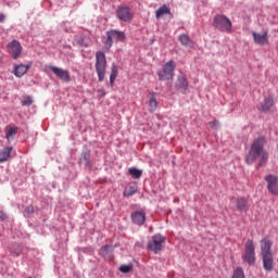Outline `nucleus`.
Here are the masks:
<instances>
[{
	"mask_svg": "<svg viewBox=\"0 0 278 278\" xmlns=\"http://www.w3.org/2000/svg\"><path fill=\"white\" fill-rule=\"evenodd\" d=\"M131 218H132V223H135V225L142 226V225H144V222L147 220V214H144V212H142V211H137L131 214Z\"/></svg>",
	"mask_w": 278,
	"mask_h": 278,
	"instance_id": "obj_14",
	"label": "nucleus"
},
{
	"mask_svg": "<svg viewBox=\"0 0 278 278\" xmlns=\"http://www.w3.org/2000/svg\"><path fill=\"white\" fill-rule=\"evenodd\" d=\"M10 153H12V147H5L4 149L0 150V164L8 162L10 159Z\"/></svg>",
	"mask_w": 278,
	"mask_h": 278,
	"instance_id": "obj_17",
	"label": "nucleus"
},
{
	"mask_svg": "<svg viewBox=\"0 0 278 278\" xmlns=\"http://www.w3.org/2000/svg\"><path fill=\"white\" fill-rule=\"evenodd\" d=\"M116 16L118 21H123L124 23H131V21H134V13H131V9L129 7H118L116 10Z\"/></svg>",
	"mask_w": 278,
	"mask_h": 278,
	"instance_id": "obj_8",
	"label": "nucleus"
},
{
	"mask_svg": "<svg viewBox=\"0 0 278 278\" xmlns=\"http://www.w3.org/2000/svg\"><path fill=\"white\" fill-rule=\"evenodd\" d=\"M7 49L12 55L13 60H18L21 56V53H23V47L21 46V42L16 39L12 40L8 46Z\"/></svg>",
	"mask_w": 278,
	"mask_h": 278,
	"instance_id": "obj_11",
	"label": "nucleus"
},
{
	"mask_svg": "<svg viewBox=\"0 0 278 278\" xmlns=\"http://www.w3.org/2000/svg\"><path fill=\"white\" fill-rule=\"evenodd\" d=\"M265 181H267L268 192L277 197L278 195V177L276 175L268 174L267 176H265Z\"/></svg>",
	"mask_w": 278,
	"mask_h": 278,
	"instance_id": "obj_12",
	"label": "nucleus"
},
{
	"mask_svg": "<svg viewBox=\"0 0 278 278\" xmlns=\"http://www.w3.org/2000/svg\"><path fill=\"white\" fill-rule=\"evenodd\" d=\"M34 206L29 205L25 208V216H30V214H34Z\"/></svg>",
	"mask_w": 278,
	"mask_h": 278,
	"instance_id": "obj_32",
	"label": "nucleus"
},
{
	"mask_svg": "<svg viewBox=\"0 0 278 278\" xmlns=\"http://www.w3.org/2000/svg\"><path fill=\"white\" fill-rule=\"evenodd\" d=\"M273 105H275V98L273 96L265 98L261 103V112H270Z\"/></svg>",
	"mask_w": 278,
	"mask_h": 278,
	"instance_id": "obj_16",
	"label": "nucleus"
},
{
	"mask_svg": "<svg viewBox=\"0 0 278 278\" xmlns=\"http://www.w3.org/2000/svg\"><path fill=\"white\" fill-rule=\"evenodd\" d=\"M119 270H121V273H125V274L131 273V266H129V265H122L119 267Z\"/></svg>",
	"mask_w": 278,
	"mask_h": 278,
	"instance_id": "obj_31",
	"label": "nucleus"
},
{
	"mask_svg": "<svg viewBox=\"0 0 278 278\" xmlns=\"http://www.w3.org/2000/svg\"><path fill=\"white\" fill-rule=\"evenodd\" d=\"M10 252L12 255H14L15 257H18V255H21V253H23V245L15 243L11 247Z\"/></svg>",
	"mask_w": 278,
	"mask_h": 278,
	"instance_id": "obj_19",
	"label": "nucleus"
},
{
	"mask_svg": "<svg viewBox=\"0 0 278 278\" xmlns=\"http://www.w3.org/2000/svg\"><path fill=\"white\" fill-rule=\"evenodd\" d=\"M178 40L181 45H184V47H190V45H192V40L186 34L180 35Z\"/></svg>",
	"mask_w": 278,
	"mask_h": 278,
	"instance_id": "obj_24",
	"label": "nucleus"
},
{
	"mask_svg": "<svg viewBox=\"0 0 278 278\" xmlns=\"http://www.w3.org/2000/svg\"><path fill=\"white\" fill-rule=\"evenodd\" d=\"M17 132H18V127L16 126L7 128V135H5L7 140H12V138H14V136H16Z\"/></svg>",
	"mask_w": 278,
	"mask_h": 278,
	"instance_id": "obj_22",
	"label": "nucleus"
},
{
	"mask_svg": "<svg viewBox=\"0 0 278 278\" xmlns=\"http://www.w3.org/2000/svg\"><path fill=\"white\" fill-rule=\"evenodd\" d=\"M5 21V15L3 13H0V23H3Z\"/></svg>",
	"mask_w": 278,
	"mask_h": 278,
	"instance_id": "obj_34",
	"label": "nucleus"
},
{
	"mask_svg": "<svg viewBox=\"0 0 278 278\" xmlns=\"http://www.w3.org/2000/svg\"><path fill=\"white\" fill-rule=\"evenodd\" d=\"M166 242V237L162 235H154L152 240L148 242V251H152V253H160L162 251V244Z\"/></svg>",
	"mask_w": 278,
	"mask_h": 278,
	"instance_id": "obj_7",
	"label": "nucleus"
},
{
	"mask_svg": "<svg viewBox=\"0 0 278 278\" xmlns=\"http://www.w3.org/2000/svg\"><path fill=\"white\" fill-rule=\"evenodd\" d=\"M100 92H102L103 94H105V93L103 92V90H100Z\"/></svg>",
	"mask_w": 278,
	"mask_h": 278,
	"instance_id": "obj_37",
	"label": "nucleus"
},
{
	"mask_svg": "<svg viewBox=\"0 0 278 278\" xmlns=\"http://www.w3.org/2000/svg\"><path fill=\"white\" fill-rule=\"evenodd\" d=\"M210 127H212V129H218V121H213L208 123Z\"/></svg>",
	"mask_w": 278,
	"mask_h": 278,
	"instance_id": "obj_33",
	"label": "nucleus"
},
{
	"mask_svg": "<svg viewBox=\"0 0 278 278\" xmlns=\"http://www.w3.org/2000/svg\"><path fill=\"white\" fill-rule=\"evenodd\" d=\"M213 25L219 31H226V34H231V20L226 17L224 14H217L214 16Z\"/></svg>",
	"mask_w": 278,
	"mask_h": 278,
	"instance_id": "obj_5",
	"label": "nucleus"
},
{
	"mask_svg": "<svg viewBox=\"0 0 278 278\" xmlns=\"http://www.w3.org/2000/svg\"><path fill=\"white\" fill-rule=\"evenodd\" d=\"M124 194H125V197H131L132 194H136V188L129 187L128 189H126Z\"/></svg>",
	"mask_w": 278,
	"mask_h": 278,
	"instance_id": "obj_30",
	"label": "nucleus"
},
{
	"mask_svg": "<svg viewBox=\"0 0 278 278\" xmlns=\"http://www.w3.org/2000/svg\"><path fill=\"white\" fill-rule=\"evenodd\" d=\"M5 218H8L7 215H2V220H5Z\"/></svg>",
	"mask_w": 278,
	"mask_h": 278,
	"instance_id": "obj_36",
	"label": "nucleus"
},
{
	"mask_svg": "<svg viewBox=\"0 0 278 278\" xmlns=\"http://www.w3.org/2000/svg\"><path fill=\"white\" fill-rule=\"evenodd\" d=\"M128 173L132 177V179H140V177H142V169H138L136 167H130L128 169Z\"/></svg>",
	"mask_w": 278,
	"mask_h": 278,
	"instance_id": "obj_23",
	"label": "nucleus"
},
{
	"mask_svg": "<svg viewBox=\"0 0 278 278\" xmlns=\"http://www.w3.org/2000/svg\"><path fill=\"white\" fill-rule=\"evenodd\" d=\"M232 278H244V270L242 267H239L233 271Z\"/></svg>",
	"mask_w": 278,
	"mask_h": 278,
	"instance_id": "obj_29",
	"label": "nucleus"
},
{
	"mask_svg": "<svg viewBox=\"0 0 278 278\" xmlns=\"http://www.w3.org/2000/svg\"><path fill=\"white\" fill-rule=\"evenodd\" d=\"M31 68V63L25 65V64H18L14 66V75L15 77H23Z\"/></svg>",
	"mask_w": 278,
	"mask_h": 278,
	"instance_id": "obj_15",
	"label": "nucleus"
},
{
	"mask_svg": "<svg viewBox=\"0 0 278 278\" xmlns=\"http://www.w3.org/2000/svg\"><path fill=\"white\" fill-rule=\"evenodd\" d=\"M273 241L268 237L261 240V255L263 260V268L267 273H270L275 267V260L273 258Z\"/></svg>",
	"mask_w": 278,
	"mask_h": 278,
	"instance_id": "obj_1",
	"label": "nucleus"
},
{
	"mask_svg": "<svg viewBox=\"0 0 278 278\" xmlns=\"http://www.w3.org/2000/svg\"><path fill=\"white\" fill-rule=\"evenodd\" d=\"M176 86H177L178 88H181L182 90H188V79L186 78V75L180 74V75L178 76Z\"/></svg>",
	"mask_w": 278,
	"mask_h": 278,
	"instance_id": "obj_18",
	"label": "nucleus"
},
{
	"mask_svg": "<svg viewBox=\"0 0 278 278\" xmlns=\"http://www.w3.org/2000/svg\"><path fill=\"white\" fill-rule=\"evenodd\" d=\"M81 162L89 168H92V161L90 160V152L83 153Z\"/></svg>",
	"mask_w": 278,
	"mask_h": 278,
	"instance_id": "obj_26",
	"label": "nucleus"
},
{
	"mask_svg": "<svg viewBox=\"0 0 278 278\" xmlns=\"http://www.w3.org/2000/svg\"><path fill=\"white\" fill-rule=\"evenodd\" d=\"M175 68L177 64L174 61H168L164 64L163 70L157 72L160 81H168L175 77Z\"/></svg>",
	"mask_w": 278,
	"mask_h": 278,
	"instance_id": "obj_4",
	"label": "nucleus"
},
{
	"mask_svg": "<svg viewBox=\"0 0 278 278\" xmlns=\"http://www.w3.org/2000/svg\"><path fill=\"white\" fill-rule=\"evenodd\" d=\"M48 68L53 73V75H55V77H58V79H61V81H64L65 84L71 81V73H68V70H62L53 65H49Z\"/></svg>",
	"mask_w": 278,
	"mask_h": 278,
	"instance_id": "obj_10",
	"label": "nucleus"
},
{
	"mask_svg": "<svg viewBox=\"0 0 278 278\" xmlns=\"http://www.w3.org/2000/svg\"><path fill=\"white\" fill-rule=\"evenodd\" d=\"M21 103L24 108H29L34 104V99L30 96H23Z\"/></svg>",
	"mask_w": 278,
	"mask_h": 278,
	"instance_id": "obj_27",
	"label": "nucleus"
},
{
	"mask_svg": "<svg viewBox=\"0 0 278 278\" xmlns=\"http://www.w3.org/2000/svg\"><path fill=\"white\" fill-rule=\"evenodd\" d=\"M264 137L257 138L252 143V148L250 151V154L247 159V163L251 164L256 157H261V164L260 166H263L266 164V160H268V153L264 152Z\"/></svg>",
	"mask_w": 278,
	"mask_h": 278,
	"instance_id": "obj_2",
	"label": "nucleus"
},
{
	"mask_svg": "<svg viewBox=\"0 0 278 278\" xmlns=\"http://www.w3.org/2000/svg\"><path fill=\"white\" fill-rule=\"evenodd\" d=\"M116 77H118V67L116 65H112V72L110 75V85L111 87L114 86V81H116Z\"/></svg>",
	"mask_w": 278,
	"mask_h": 278,
	"instance_id": "obj_21",
	"label": "nucleus"
},
{
	"mask_svg": "<svg viewBox=\"0 0 278 278\" xmlns=\"http://www.w3.org/2000/svg\"><path fill=\"white\" fill-rule=\"evenodd\" d=\"M164 14H170V9H168V7H166V4L162 5L159 10H156L155 16H156V18H162V16H164Z\"/></svg>",
	"mask_w": 278,
	"mask_h": 278,
	"instance_id": "obj_20",
	"label": "nucleus"
},
{
	"mask_svg": "<svg viewBox=\"0 0 278 278\" xmlns=\"http://www.w3.org/2000/svg\"><path fill=\"white\" fill-rule=\"evenodd\" d=\"M253 40L255 45H258L260 47H266V45L269 43L268 41V30H264L263 33H252Z\"/></svg>",
	"mask_w": 278,
	"mask_h": 278,
	"instance_id": "obj_13",
	"label": "nucleus"
},
{
	"mask_svg": "<svg viewBox=\"0 0 278 278\" xmlns=\"http://www.w3.org/2000/svg\"><path fill=\"white\" fill-rule=\"evenodd\" d=\"M244 261L250 266H253V264H255V245L251 240H248L245 244Z\"/></svg>",
	"mask_w": 278,
	"mask_h": 278,
	"instance_id": "obj_9",
	"label": "nucleus"
},
{
	"mask_svg": "<svg viewBox=\"0 0 278 278\" xmlns=\"http://www.w3.org/2000/svg\"><path fill=\"white\" fill-rule=\"evenodd\" d=\"M125 40V33L121 30L111 29L106 31V40L104 42L106 49H110L114 42H123Z\"/></svg>",
	"mask_w": 278,
	"mask_h": 278,
	"instance_id": "obj_6",
	"label": "nucleus"
},
{
	"mask_svg": "<svg viewBox=\"0 0 278 278\" xmlns=\"http://www.w3.org/2000/svg\"><path fill=\"white\" fill-rule=\"evenodd\" d=\"M149 105L152 110V112H154L157 109V98H155V93H153L149 100Z\"/></svg>",
	"mask_w": 278,
	"mask_h": 278,
	"instance_id": "obj_28",
	"label": "nucleus"
},
{
	"mask_svg": "<svg viewBox=\"0 0 278 278\" xmlns=\"http://www.w3.org/2000/svg\"><path fill=\"white\" fill-rule=\"evenodd\" d=\"M113 251H114V247L104 245L100 250V255H102V257H108V255H110V253H112Z\"/></svg>",
	"mask_w": 278,
	"mask_h": 278,
	"instance_id": "obj_25",
	"label": "nucleus"
},
{
	"mask_svg": "<svg viewBox=\"0 0 278 278\" xmlns=\"http://www.w3.org/2000/svg\"><path fill=\"white\" fill-rule=\"evenodd\" d=\"M237 206H238L239 210H244V206L242 204H240V202L237 203Z\"/></svg>",
	"mask_w": 278,
	"mask_h": 278,
	"instance_id": "obj_35",
	"label": "nucleus"
},
{
	"mask_svg": "<svg viewBox=\"0 0 278 278\" xmlns=\"http://www.w3.org/2000/svg\"><path fill=\"white\" fill-rule=\"evenodd\" d=\"M105 68H108V60L105 59V53L98 51L96 53V72L99 81L105 79Z\"/></svg>",
	"mask_w": 278,
	"mask_h": 278,
	"instance_id": "obj_3",
	"label": "nucleus"
}]
</instances>
